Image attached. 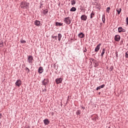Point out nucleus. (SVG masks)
<instances>
[{
	"label": "nucleus",
	"instance_id": "1",
	"mask_svg": "<svg viewBox=\"0 0 128 128\" xmlns=\"http://www.w3.org/2000/svg\"><path fill=\"white\" fill-rule=\"evenodd\" d=\"M64 22L66 24H70V22H72V18L70 17L66 18L64 19Z\"/></svg>",
	"mask_w": 128,
	"mask_h": 128
},
{
	"label": "nucleus",
	"instance_id": "2",
	"mask_svg": "<svg viewBox=\"0 0 128 128\" xmlns=\"http://www.w3.org/2000/svg\"><path fill=\"white\" fill-rule=\"evenodd\" d=\"M20 6L22 8H28V3L25 2H22Z\"/></svg>",
	"mask_w": 128,
	"mask_h": 128
},
{
	"label": "nucleus",
	"instance_id": "3",
	"mask_svg": "<svg viewBox=\"0 0 128 128\" xmlns=\"http://www.w3.org/2000/svg\"><path fill=\"white\" fill-rule=\"evenodd\" d=\"M33 60L34 58L32 57V56H28V62H29V64H32Z\"/></svg>",
	"mask_w": 128,
	"mask_h": 128
},
{
	"label": "nucleus",
	"instance_id": "4",
	"mask_svg": "<svg viewBox=\"0 0 128 128\" xmlns=\"http://www.w3.org/2000/svg\"><path fill=\"white\" fill-rule=\"evenodd\" d=\"M62 78H58L56 80V82L57 84H62Z\"/></svg>",
	"mask_w": 128,
	"mask_h": 128
},
{
	"label": "nucleus",
	"instance_id": "5",
	"mask_svg": "<svg viewBox=\"0 0 128 128\" xmlns=\"http://www.w3.org/2000/svg\"><path fill=\"white\" fill-rule=\"evenodd\" d=\"M16 85L18 87L20 86H22V80H17L16 82Z\"/></svg>",
	"mask_w": 128,
	"mask_h": 128
},
{
	"label": "nucleus",
	"instance_id": "6",
	"mask_svg": "<svg viewBox=\"0 0 128 128\" xmlns=\"http://www.w3.org/2000/svg\"><path fill=\"white\" fill-rule=\"evenodd\" d=\"M114 40L116 42H120V35H116Z\"/></svg>",
	"mask_w": 128,
	"mask_h": 128
},
{
	"label": "nucleus",
	"instance_id": "7",
	"mask_svg": "<svg viewBox=\"0 0 128 128\" xmlns=\"http://www.w3.org/2000/svg\"><path fill=\"white\" fill-rule=\"evenodd\" d=\"M118 32H126V30L122 28V27H119L118 28Z\"/></svg>",
	"mask_w": 128,
	"mask_h": 128
},
{
	"label": "nucleus",
	"instance_id": "8",
	"mask_svg": "<svg viewBox=\"0 0 128 128\" xmlns=\"http://www.w3.org/2000/svg\"><path fill=\"white\" fill-rule=\"evenodd\" d=\"M48 80L44 79L42 82V84L43 86H46V84H48Z\"/></svg>",
	"mask_w": 128,
	"mask_h": 128
},
{
	"label": "nucleus",
	"instance_id": "9",
	"mask_svg": "<svg viewBox=\"0 0 128 128\" xmlns=\"http://www.w3.org/2000/svg\"><path fill=\"white\" fill-rule=\"evenodd\" d=\"M100 46H102V44H99L96 47V48H95V52H98V50H100Z\"/></svg>",
	"mask_w": 128,
	"mask_h": 128
},
{
	"label": "nucleus",
	"instance_id": "10",
	"mask_svg": "<svg viewBox=\"0 0 128 128\" xmlns=\"http://www.w3.org/2000/svg\"><path fill=\"white\" fill-rule=\"evenodd\" d=\"M34 24L37 26H40V20H36L34 22Z\"/></svg>",
	"mask_w": 128,
	"mask_h": 128
},
{
	"label": "nucleus",
	"instance_id": "11",
	"mask_svg": "<svg viewBox=\"0 0 128 128\" xmlns=\"http://www.w3.org/2000/svg\"><path fill=\"white\" fill-rule=\"evenodd\" d=\"M80 18L82 20H86V18H88L86 17V15H82L81 16Z\"/></svg>",
	"mask_w": 128,
	"mask_h": 128
},
{
	"label": "nucleus",
	"instance_id": "12",
	"mask_svg": "<svg viewBox=\"0 0 128 128\" xmlns=\"http://www.w3.org/2000/svg\"><path fill=\"white\" fill-rule=\"evenodd\" d=\"M44 124H50V120H48V119H45L44 120Z\"/></svg>",
	"mask_w": 128,
	"mask_h": 128
},
{
	"label": "nucleus",
	"instance_id": "13",
	"mask_svg": "<svg viewBox=\"0 0 128 128\" xmlns=\"http://www.w3.org/2000/svg\"><path fill=\"white\" fill-rule=\"evenodd\" d=\"M78 36L80 38H83L84 37V34L82 32H80L78 34Z\"/></svg>",
	"mask_w": 128,
	"mask_h": 128
},
{
	"label": "nucleus",
	"instance_id": "14",
	"mask_svg": "<svg viewBox=\"0 0 128 128\" xmlns=\"http://www.w3.org/2000/svg\"><path fill=\"white\" fill-rule=\"evenodd\" d=\"M43 72H44V68H42V67H40L38 68L39 74H42Z\"/></svg>",
	"mask_w": 128,
	"mask_h": 128
},
{
	"label": "nucleus",
	"instance_id": "15",
	"mask_svg": "<svg viewBox=\"0 0 128 128\" xmlns=\"http://www.w3.org/2000/svg\"><path fill=\"white\" fill-rule=\"evenodd\" d=\"M102 22L104 24V22H106V15L103 14L102 16Z\"/></svg>",
	"mask_w": 128,
	"mask_h": 128
},
{
	"label": "nucleus",
	"instance_id": "16",
	"mask_svg": "<svg viewBox=\"0 0 128 128\" xmlns=\"http://www.w3.org/2000/svg\"><path fill=\"white\" fill-rule=\"evenodd\" d=\"M104 86H105L104 84H102V86H100L96 88V90H100V88H102Z\"/></svg>",
	"mask_w": 128,
	"mask_h": 128
},
{
	"label": "nucleus",
	"instance_id": "17",
	"mask_svg": "<svg viewBox=\"0 0 128 128\" xmlns=\"http://www.w3.org/2000/svg\"><path fill=\"white\" fill-rule=\"evenodd\" d=\"M105 52H106V48H104L102 49V52L101 54L102 58H104V54Z\"/></svg>",
	"mask_w": 128,
	"mask_h": 128
},
{
	"label": "nucleus",
	"instance_id": "18",
	"mask_svg": "<svg viewBox=\"0 0 128 128\" xmlns=\"http://www.w3.org/2000/svg\"><path fill=\"white\" fill-rule=\"evenodd\" d=\"M63 24H62V23H60L58 22H56V26H62Z\"/></svg>",
	"mask_w": 128,
	"mask_h": 128
},
{
	"label": "nucleus",
	"instance_id": "19",
	"mask_svg": "<svg viewBox=\"0 0 128 128\" xmlns=\"http://www.w3.org/2000/svg\"><path fill=\"white\" fill-rule=\"evenodd\" d=\"M116 10L118 12V14H120V12H122V8H117Z\"/></svg>",
	"mask_w": 128,
	"mask_h": 128
},
{
	"label": "nucleus",
	"instance_id": "20",
	"mask_svg": "<svg viewBox=\"0 0 128 128\" xmlns=\"http://www.w3.org/2000/svg\"><path fill=\"white\" fill-rule=\"evenodd\" d=\"M62 36V34H58V40H59V42H60Z\"/></svg>",
	"mask_w": 128,
	"mask_h": 128
},
{
	"label": "nucleus",
	"instance_id": "21",
	"mask_svg": "<svg viewBox=\"0 0 128 128\" xmlns=\"http://www.w3.org/2000/svg\"><path fill=\"white\" fill-rule=\"evenodd\" d=\"M76 0H72L71 4L72 6H74V4H76Z\"/></svg>",
	"mask_w": 128,
	"mask_h": 128
},
{
	"label": "nucleus",
	"instance_id": "22",
	"mask_svg": "<svg viewBox=\"0 0 128 128\" xmlns=\"http://www.w3.org/2000/svg\"><path fill=\"white\" fill-rule=\"evenodd\" d=\"M76 8H74V7H72L70 10V12H76Z\"/></svg>",
	"mask_w": 128,
	"mask_h": 128
},
{
	"label": "nucleus",
	"instance_id": "23",
	"mask_svg": "<svg viewBox=\"0 0 128 128\" xmlns=\"http://www.w3.org/2000/svg\"><path fill=\"white\" fill-rule=\"evenodd\" d=\"M94 16V12H92L90 14V18H92Z\"/></svg>",
	"mask_w": 128,
	"mask_h": 128
},
{
	"label": "nucleus",
	"instance_id": "24",
	"mask_svg": "<svg viewBox=\"0 0 128 128\" xmlns=\"http://www.w3.org/2000/svg\"><path fill=\"white\" fill-rule=\"evenodd\" d=\"M76 114L77 116H78V114H80V110H78L76 112Z\"/></svg>",
	"mask_w": 128,
	"mask_h": 128
},
{
	"label": "nucleus",
	"instance_id": "25",
	"mask_svg": "<svg viewBox=\"0 0 128 128\" xmlns=\"http://www.w3.org/2000/svg\"><path fill=\"white\" fill-rule=\"evenodd\" d=\"M110 7H108L107 8H106V12H108V14L110 12Z\"/></svg>",
	"mask_w": 128,
	"mask_h": 128
},
{
	"label": "nucleus",
	"instance_id": "26",
	"mask_svg": "<svg viewBox=\"0 0 128 128\" xmlns=\"http://www.w3.org/2000/svg\"><path fill=\"white\" fill-rule=\"evenodd\" d=\"M25 70L27 72H30V69L28 68V67H26Z\"/></svg>",
	"mask_w": 128,
	"mask_h": 128
},
{
	"label": "nucleus",
	"instance_id": "27",
	"mask_svg": "<svg viewBox=\"0 0 128 128\" xmlns=\"http://www.w3.org/2000/svg\"><path fill=\"white\" fill-rule=\"evenodd\" d=\"M48 10H45L43 12V14H48Z\"/></svg>",
	"mask_w": 128,
	"mask_h": 128
},
{
	"label": "nucleus",
	"instance_id": "28",
	"mask_svg": "<svg viewBox=\"0 0 128 128\" xmlns=\"http://www.w3.org/2000/svg\"><path fill=\"white\" fill-rule=\"evenodd\" d=\"M52 38H56V40L58 38L57 36H52Z\"/></svg>",
	"mask_w": 128,
	"mask_h": 128
},
{
	"label": "nucleus",
	"instance_id": "29",
	"mask_svg": "<svg viewBox=\"0 0 128 128\" xmlns=\"http://www.w3.org/2000/svg\"><path fill=\"white\" fill-rule=\"evenodd\" d=\"M126 58H128V51H127L126 52V55H125Z\"/></svg>",
	"mask_w": 128,
	"mask_h": 128
},
{
	"label": "nucleus",
	"instance_id": "30",
	"mask_svg": "<svg viewBox=\"0 0 128 128\" xmlns=\"http://www.w3.org/2000/svg\"><path fill=\"white\" fill-rule=\"evenodd\" d=\"M21 42H22V44H25V42H26V40H21Z\"/></svg>",
	"mask_w": 128,
	"mask_h": 128
},
{
	"label": "nucleus",
	"instance_id": "31",
	"mask_svg": "<svg viewBox=\"0 0 128 128\" xmlns=\"http://www.w3.org/2000/svg\"><path fill=\"white\" fill-rule=\"evenodd\" d=\"M126 24H128V17L126 18Z\"/></svg>",
	"mask_w": 128,
	"mask_h": 128
},
{
	"label": "nucleus",
	"instance_id": "32",
	"mask_svg": "<svg viewBox=\"0 0 128 128\" xmlns=\"http://www.w3.org/2000/svg\"><path fill=\"white\" fill-rule=\"evenodd\" d=\"M84 52H86V48H85V50H84Z\"/></svg>",
	"mask_w": 128,
	"mask_h": 128
},
{
	"label": "nucleus",
	"instance_id": "33",
	"mask_svg": "<svg viewBox=\"0 0 128 128\" xmlns=\"http://www.w3.org/2000/svg\"><path fill=\"white\" fill-rule=\"evenodd\" d=\"M82 108L83 109V110H84V107H82Z\"/></svg>",
	"mask_w": 128,
	"mask_h": 128
},
{
	"label": "nucleus",
	"instance_id": "34",
	"mask_svg": "<svg viewBox=\"0 0 128 128\" xmlns=\"http://www.w3.org/2000/svg\"><path fill=\"white\" fill-rule=\"evenodd\" d=\"M54 40H56V38H54Z\"/></svg>",
	"mask_w": 128,
	"mask_h": 128
}]
</instances>
